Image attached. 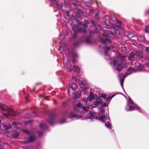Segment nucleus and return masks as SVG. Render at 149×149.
<instances>
[{
    "instance_id": "1",
    "label": "nucleus",
    "mask_w": 149,
    "mask_h": 149,
    "mask_svg": "<svg viewBox=\"0 0 149 149\" xmlns=\"http://www.w3.org/2000/svg\"><path fill=\"white\" fill-rule=\"evenodd\" d=\"M9 111L8 112V113H2V114L6 116H8L9 115H11L13 116H15L16 115V113L14 111L12 110L11 109H9Z\"/></svg>"
},
{
    "instance_id": "2",
    "label": "nucleus",
    "mask_w": 149,
    "mask_h": 149,
    "mask_svg": "<svg viewBox=\"0 0 149 149\" xmlns=\"http://www.w3.org/2000/svg\"><path fill=\"white\" fill-rule=\"evenodd\" d=\"M35 138L34 136H31L29 137L27 141V142L30 143L33 142V141L35 140Z\"/></svg>"
},
{
    "instance_id": "3",
    "label": "nucleus",
    "mask_w": 149,
    "mask_h": 149,
    "mask_svg": "<svg viewBox=\"0 0 149 149\" xmlns=\"http://www.w3.org/2000/svg\"><path fill=\"white\" fill-rule=\"evenodd\" d=\"M3 127L6 130L10 129L12 128V126L10 125H4Z\"/></svg>"
},
{
    "instance_id": "4",
    "label": "nucleus",
    "mask_w": 149,
    "mask_h": 149,
    "mask_svg": "<svg viewBox=\"0 0 149 149\" xmlns=\"http://www.w3.org/2000/svg\"><path fill=\"white\" fill-rule=\"evenodd\" d=\"M13 136L14 138H17L18 136V134L17 132H14L13 133Z\"/></svg>"
},
{
    "instance_id": "5",
    "label": "nucleus",
    "mask_w": 149,
    "mask_h": 149,
    "mask_svg": "<svg viewBox=\"0 0 149 149\" xmlns=\"http://www.w3.org/2000/svg\"><path fill=\"white\" fill-rule=\"evenodd\" d=\"M3 106H5V108H4V109H5L6 110H7V112H8V111H9V109H11L9 108V107L7 106H5V105L3 104Z\"/></svg>"
},
{
    "instance_id": "6",
    "label": "nucleus",
    "mask_w": 149,
    "mask_h": 149,
    "mask_svg": "<svg viewBox=\"0 0 149 149\" xmlns=\"http://www.w3.org/2000/svg\"><path fill=\"white\" fill-rule=\"evenodd\" d=\"M22 131L27 134H29L30 133L29 132V131L26 130L24 129Z\"/></svg>"
},
{
    "instance_id": "7",
    "label": "nucleus",
    "mask_w": 149,
    "mask_h": 149,
    "mask_svg": "<svg viewBox=\"0 0 149 149\" xmlns=\"http://www.w3.org/2000/svg\"><path fill=\"white\" fill-rule=\"evenodd\" d=\"M12 124L13 125H17V123L15 122H13L12 123Z\"/></svg>"
},
{
    "instance_id": "8",
    "label": "nucleus",
    "mask_w": 149,
    "mask_h": 149,
    "mask_svg": "<svg viewBox=\"0 0 149 149\" xmlns=\"http://www.w3.org/2000/svg\"><path fill=\"white\" fill-rule=\"evenodd\" d=\"M29 95H27L26 97H25V99L26 100V102H29L28 100V98L29 97Z\"/></svg>"
},
{
    "instance_id": "9",
    "label": "nucleus",
    "mask_w": 149,
    "mask_h": 149,
    "mask_svg": "<svg viewBox=\"0 0 149 149\" xmlns=\"http://www.w3.org/2000/svg\"><path fill=\"white\" fill-rule=\"evenodd\" d=\"M36 86H35V87H33V88H32V90H33V92H36L35 91V89L36 88Z\"/></svg>"
},
{
    "instance_id": "10",
    "label": "nucleus",
    "mask_w": 149,
    "mask_h": 149,
    "mask_svg": "<svg viewBox=\"0 0 149 149\" xmlns=\"http://www.w3.org/2000/svg\"><path fill=\"white\" fill-rule=\"evenodd\" d=\"M4 108H3V107H2V111H4L5 110H6L5 109H4Z\"/></svg>"
},
{
    "instance_id": "11",
    "label": "nucleus",
    "mask_w": 149,
    "mask_h": 149,
    "mask_svg": "<svg viewBox=\"0 0 149 149\" xmlns=\"http://www.w3.org/2000/svg\"><path fill=\"white\" fill-rule=\"evenodd\" d=\"M1 126H0V129H1Z\"/></svg>"
}]
</instances>
